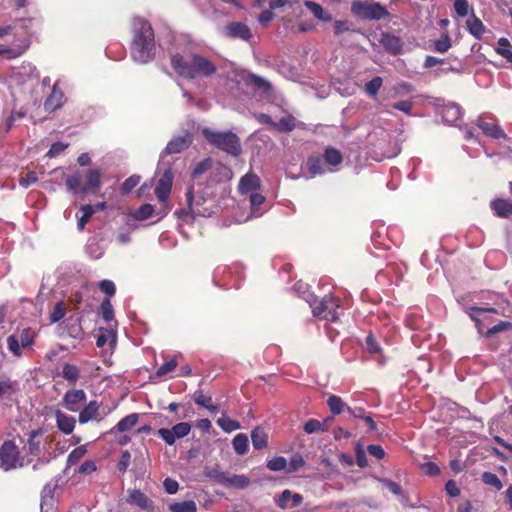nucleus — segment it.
<instances>
[{
	"mask_svg": "<svg viewBox=\"0 0 512 512\" xmlns=\"http://www.w3.org/2000/svg\"><path fill=\"white\" fill-rule=\"evenodd\" d=\"M482 481L484 482V484L492 486L496 490H501L503 487L500 478L495 473L492 472H484L482 474Z\"/></svg>",
	"mask_w": 512,
	"mask_h": 512,
	"instance_id": "nucleus-50",
	"label": "nucleus"
},
{
	"mask_svg": "<svg viewBox=\"0 0 512 512\" xmlns=\"http://www.w3.org/2000/svg\"><path fill=\"white\" fill-rule=\"evenodd\" d=\"M217 425L225 432L230 433L240 428V423L228 417H222L217 420Z\"/></svg>",
	"mask_w": 512,
	"mask_h": 512,
	"instance_id": "nucleus-48",
	"label": "nucleus"
},
{
	"mask_svg": "<svg viewBox=\"0 0 512 512\" xmlns=\"http://www.w3.org/2000/svg\"><path fill=\"white\" fill-rule=\"evenodd\" d=\"M212 165H213L212 158H210V157L204 158L203 160H201L194 166V168L191 172V177L193 179L199 178L201 175H203L208 170H210L212 168Z\"/></svg>",
	"mask_w": 512,
	"mask_h": 512,
	"instance_id": "nucleus-40",
	"label": "nucleus"
},
{
	"mask_svg": "<svg viewBox=\"0 0 512 512\" xmlns=\"http://www.w3.org/2000/svg\"><path fill=\"white\" fill-rule=\"evenodd\" d=\"M171 66L178 76L188 80L209 78L217 72V67L212 61L197 53L186 56L180 53L173 54Z\"/></svg>",
	"mask_w": 512,
	"mask_h": 512,
	"instance_id": "nucleus-2",
	"label": "nucleus"
},
{
	"mask_svg": "<svg viewBox=\"0 0 512 512\" xmlns=\"http://www.w3.org/2000/svg\"><path fill=\"white\" fill-rule=\"evenodd\" d=\"M327 405L334 415H338L342 413L345 409L347 410V405L344 403V401L341 399V397L336 395L329 396L327 400Z\"/></svg>",
	"mask_w": 512,
	"mask_h": 512,
	"instance_id": "nucleus-41",
	"label": "nucleus"
},
{
	"mask_svg": "<svg viewBox=\"0 0 512 512\" xmlns=\"http://www.w3.org/2000/svg\"><path fill=\"white\" fill-rule=\"evenodd\" d=\"M84 177L86 183L82 185V176L79 172L68 175L65 180L68 191L79 194L87 192L97 193L100 190L102 185V173L99 169L96 168L86 171Z\"/></svg>",
	"mask_w": 512,
	"mask_h": 512,
	"instance_id": "nucleus-4",
	"label": "nucleus"
},
{
	"mask_svg": "<svg viewBox=\"0 0 512 512\" xmlns=\"http://www.w3.org/2000/svg\"><path fill=\"white\" fill-rule=\"evenodd\" d=\"M305 6L307 9H309L313 15L321 20V21H325V22H329L332 20V16L331 14L327 13L324 11V9L322 8V6L314 1H305Z\"/></svg>",
	"mask_w": 512,
	"mask_h": 512,
	"instance_id": "nucleus-33",
	"label": "nucleus"
},
{
	"mask_svg": "<svg viewBox=\"0 0 512 512\" xmlns=\"http://www.w3.org/2000/svg\"><path fill=\"white\" fill-rule=\"evenodd\" d=\"M23 466L24 458L18 446L12 440H5L0 446V468L10 471Z\"/></svg>",
	"mask_w": 512,
	"mask_h": 512,
	"instance_id": "nucleus-7",
	"label": "nucleus"
},
{
	"mask_svg": "<svg viewBox=\"0 0 512 512\" xmlns=\"http://www.w3.org/2000/svg\"><path fill=\"white\" fill-rule=\"evenodd\" d=\"M205 139L218 149L237 157L241 153V145L236 134L228 131L203 130Z\"/></svg>",
	"mask_w": 512,
	"mask_h": 512,
	"instance_id": "nucleus-5",
	"label": "nucleus"
},
{
	"mask_svg": "<svg viewBox=\"0 0 512 512\" xmlns=\"http://www.w3.org/2000/svg\"><path fill=\"white\" fill-rule=\"evenodd\" d=\"M454 9L458 16L466 17L469 14L470 6L467 0H456L454 2Z\"/></svg>",
	"mask_w": 512,
	"mask_h": 512,
	"instance_id": "nucleus-63",
	"label": "nucleus"
},
{
	"mask_svg": "<svg viewBox=\"0 0 512 512\" xmlns=\"http://www.w3.org/2000/svg\"><path fill=\"white\" fill-rule=\"evenodd\" d=\"M130 54L133 61L147 64L155 58V34L151 24L142 18L133 22Z\"/></svg>",
	"mask_w": 512,
	"mask_h": 512,
	"instance_id": "nucleus-1",
	"label": "nucleus"
},
{
	"mask_svg": "<svg viewBox=\"0 0 512 512\" xmlns=\"http://www.w3.org/2000/svg\"><path fill=\"white\" fill-rule=\"evenodd\" d=\"M102 319L108 323L114 319V310L109 298H105L100 306Z\"/></svg>",
	"mask_w": 512,
	"mask_h": 512,
	"instance_id": "nucleus-47",
	"label": "nucleus"
},
{
	"mask_svg": "<svg viewBox=\"0 0 512 512\" xmlns=\"http://www.w3.org/2000/svg\"><path fill=\"white\" fill-rule=\"evenodd\" d=\"M261 187V181L258 175L255 173H246L240 178L238 184V191L240 194H249L259 190Z\"/></svg>",
	"mask_w": 512,
	"mask_h": 512,
	"instance_id": "nucleus-16",
	"label": "nucleus"
},
{
	"mask_svg": "<svg viewBox=\"0 0 512 512\" xmlns=\"http://www.w3.org/2000/svg\"><path fill=\"white\" fill-rule=\"evenodd\" d=\"M141 177L139 175H132L128 177L121 185V193L128 194L130 193L139 183Z\"/></svg>",
	"mask_w": 512,
	"mask_h": 512,
	"instance_id": "nucleus-52",
	"label": "nucleus"
},
{
	"mask_svg": "<svg viewBox=\"0 0 512 512\" xmlns=\"http://www.w3.org/2000/svg\"><path fill=\"white\" fill-rule=\"evenodd\" d=\"M380 43L383 48L392 55H397L402 50L401 39L391 33H383L381 35Z\"/></svg>",
	"mask_w": 512,
	"mask_h": 512,
	"instance_id": "nucleus-22",
	"label": "nucleus"
},
{
	"mask_svg": "<svg viewBox=\"0 0 512 512\" xmlns=\"http://www.w3.org/2000/svg\"><path fill=\"white\" fill-rule=\"evenodd\" d=\"M86 398L87 395L83 389L67 390L62 398L61 405L70 412H78Z\"/></svg>",
	"mask_w": 512,
	"mask_h": 512,
	"instance_id": "nucleus-12",
	"label": "nucleus"
},
{
	"mask_svg": "<svg viewBox=\"0 0 512 512\" xmlns=\"http://www.w3.org/2000/svg\"><path fill=\"white\" fill-rule=\"evenodd\" d=\"M226 36L233 39L248 41L252 38L250 28L242 22H230L225 27Z\"/></svg>",
	"mask_w": 512,
	"mask_h": 512,
	"instance_id": "nucleus-15",
	"label": "nucleus"
},
{
	"mask_svg": "<svg viewBox=\"0 0 512 512\" xmlns=\"http://www.w3.org/2000/svg\"><path fill=\"white\" fill-rule=\"evenodd\" d=\"M17 388L15 382L10 379L0 381V398L3 396H10L16 393Z\"/></svg>",
	"mask_w": 512,
	"mask_h": 512,
	"instance_id": "nucleus-54",
	"label": "nucleus"
},
{
	"mask_svg": "<svg viewBox=\"0 0 512 512\" xmlns=\"http://www.w3.org/2000/svg\"><path fill=\"white\" fill-rule=\"evenodd\" d=\"M61 375L70 384L75 385L80 377V369L76 365L65 363Z\"/></svg>",
	"mask_w": 512,
	"mask_h": 512,
	"instance_id": "nucleus-35",
	"label": "nucleus"
},
{
	"mask_svg": "<svg viewBox=\"0 0 512 512\" xmlns=\"http://www.w3.org/2000/svg\"><path fill=\"white\" fill-rule=\"evenodd\" d=\"M492 208L495 214L500 217H507L512 214V201L498 199L492 202Z\"/></svg>",
	"mask_w": 512,
	"mask_h": 512,
	"instance_id": "nucleus-32",
	"label": "nucleus"
},
{
	"mask_svg": "<svg viewBox=\"0 0 512 512\" xmlns=\"http://www.w3.org/2000/svg\"><path fill=\"white\" fill-rule=\"evenodd\" d=\"M7 347L14 356L20 357L22 355L21 343L16 335L8 336Z\"/></svg>",
	"mask_w": 512,
	"mask_h": 512,
	"instance_id": "nucleus-55",
	"label": "nucleus"
},
{
	"mask_svg": "<svg viewBox=\"0 0 512 512\" xmlns=\"http://www.w3.org/2000/svg\"><path fill=\"white\" fill-rule=\"evenodd\" d=\"M87 453L86 445H81L73 449L67 457V466L76 465Z\"/></svg>",
	"mask_w": 512,
	"mask_h": 512,
	"instance_id": "nucleus-43",
	"label": "nucleus"
},
{
	"mask_svg": "<svg viewBox=\"0 0 512 512\" xmlns=\"http://www.w3.org/2000/svg\"><path fill=\"white\" fill-rule=\"evenodd\" d=\"M323 430V423L317 419H309L304 424V431L307 434L316 433Z\"/></svg>",
	"mask_w": 512,
	"mask_h": 512,
	"instance_id": "nucleus-62",
	"label": "nucleus"
},
{
	"mask_svg": "<svg viewBox=\"0 0 512 512\" xmlns=\"http://www.w3.org/2000/svg\"><path fill=\"white\" fill-rule=\"evenodd\" d=\"M193 142V136L189 131L182 136L174 137L169 141L165 150L168 154L180 153L187 149Z\"/></svg>",
	"mask_w": 512,
	"mask_h": 512,
	"instance_id": "nucleus-17",
	"label": "nucleus"
},
{
	"mask_svg": "<svg viewBox=\"0 0 512 512\" xmlns=\"http://www.w3.org/2000/svg\"><path fill=\"white\" fill-rule=\"evenodd\" d=\"M42 429L32 430L28 438V452L30 455L38 456L41 452Z\"/></svg>",
	"mask_w": 512,
	"mask_h": 512,
	"instance_id": "nucleus-27",
	"label": "nucleus"
},
{
	"mask_svg": "<svg viewBox=\"0 0 512 512\" xmlns=\"http://www.w3.org/2000/svg\"><path fill=\"white\" fill-rule=\"evenodd\" d=\"M382 84L383 79L380 76H376L365 84L364 90L369 97L374 98L377 96Z\"/></svg>",
	"mask_w": 512,
	"mask_h": 512,
	"instance_id": "nucleus-45",
	"label": "nucleus"
},
{
	"mask_svg": "<svg viewBox=\"0 0 512 512\" xmlns=\"http://www.w3.org/2000/svg\"><path fill=\"white\" fill-rule=\"evenodd\" d=\"M495 51L512 64V46L507 38L498 39Z\"/></svg>",
	"mask_w": 512,
	"mask_h": 512,
	"instance_id": "nucleus-36",
	"label": "nucleus"
},
{
	"mask_svg": "<svg viewBox=\"0 0 512 512\" xmlns=\"http://www.w3.org/2000/svg\"><path fill=\"white\" fill-rule=\"evenodd\" d=\"M232 447L237 455H244L248 451V437L246 434L239 433L232 440Z\"/></svg>",
	"mask_w": 512,
	"mask_h": 512,
	"instance_id": "nucleus-37",
	"label": "nucleus"
},
{
	"mask_svg": "<svg viewBox=\"0 0 512 512\" xmlns=\"http://www.w3.org/2000/svg\"><path fill=\"white\" fill-rule=\"evenodd\" d=\"M437 114L440 116L441 124L454 128H461L463 124L464 110L456 103L441 105Z\"/></svg>",
	"mask_w": 512,
	"mask_h": 512,
	"instance_id": "nucleus-10",
	"label": "nucleus"
},
{
	"mask_svg": "<svg viewBox=\"0 0 512 512\" xmlns=\"http://www.w3.org/2000/svg\"><path fill=\"white\" fill-rule=\"evenodd\" d=\"M442 100L439 98L431 97L428 95H418V117L423 116L424 113L420 112V109H431L436 113L441 107Z\"/></svg>",
	"mask_w": 512,
	"mask_h": 512,
	"instance_id": "nucleus-26",
	"label": "nucleus"
},
{
	"mask_svg": "<svg viewBox=\"0 0 512 512\" xmlns=\"http://www.w3.org/2000/svg\"><path fill=\"white\" fill-rule=\"evenodd\" d=\"M291 496H292V491H290L289 489H285L284 491H282V493L279 495V497L275 500L276 505L282 510L289 509V504L291 503L290 502Z\"/></svg>",
	"mask_w": 512,
	"mask_h": 512,
	"instance_id": "nucleus-58",
	"label": "nucleus"
},
{
	"mask_svg": "<svg viewBox=\"0 0 512 512\" xmlns=\"http://www.w3.org/2000/svg\"><path fill=\"white\" fill-rule=\"evenodd\" d=\"M174 179V173L171 169L164 171L162 176L157 182L154 189L155 196L161 203H167L171 194L172 184Z\"/></svg>",
	"mask_w": 512,
	"mask_h": 512,
	"instance_id": "nucleus-13",
	"label": "nucleus"
},
{
	"mask_svg": "<svg viewBox=\"0 0 512 512\" xmlns=\"http://www.w3.org/2000/svg\"><path fill=\"white\" fill-rule=\"evenodd\" d=\"M56 424L58 429L64 434H71L75 428L76 420L74 417L63 413L60 410L55 412Z\"/></svg>",
	"mask_w": 512,
	"mask_h": 512,
	"instance_id": "nucleus-23",
	"label": "nucleus"
},
{
	"mask_svg": "<svg viewBox=\"0 0 512 512\" xmlns=\"http://www.w3.org/2000/svg\"><path fill=\"white\" fill-rule=\"evenodd\" d=\"M66 314V308L63 304V302H58L55 304L51 314H50V321L52 323H56V322H59L60 320H62L64 318Z\"/></svg>",
	"mask_w": 512,
	"mask_h": 512,
	"instance_id": "nucleus-56",
	"label": "nucleus"
},
{
	"mask_svg": "<svg viewBox=\"0 0 512 512\" xmlns=\"http://www.w3.org/2000/svg\"><path fill=\"white\" fill-rule=\"evenodd\" d=\"M247 83L254 86L256 89L263 91L264 93H268L271 91V84L264 78L256 75L250 74L247 78Z\"/></svg>",
	"mask_w": 512,
	"mask_h": 512,
	"instance_id": "nucleus-39",
	"label": "nucleus"
},
{
	"mask_svg": "<svg viewBox=\"0 0 512 512\" xmlns=\"http://www.w3.org/2000/svg\"><path fill=\"white\" fill-rule=\"evenodd\" d=\"M178 365V362L176 360V358H172L171 360L165 362L164 364H162L156 371L155 375L157 377H163L165 376L166 374L174 371L176 369Z\"/></svg>",
	"mask_w": 512,
	"mask_h": 512,
	"instance_id": "nucleus-57",
	"label": "nucleus"
},
{
	"mask_svg": "<svg viewBox=\"0 0 512 512\" xmlns=\"http://www.w3.org/2000/svg\"><path fill=\"white\" fill-rule=\"evenodd\" d=\"M309 304L313 316L331 322H337L339 320L338 310L341 307V300L338 297L332 295H326L321 299L314 297L309 300Z\"/></svg>",
	"mask_w": 512,
	"mask_h": 512,
	"instance_id": "nucleus-6",
	"label": "nucleus"
},
{
	"mask_svg": "<svg viewBox=\"0 0 512 512\" xmlns=\"http://www.w3.org/2000/svg\"><path fill=\"white\" fill-rule=\"evenodd\" d=\"M251 441L254 449L261 450L268 446V433L260 426L251 431Z\"/></svg>",
	"mask_w": 512,
	"mask_h": 512,
	"instance_id": "nucleus-24",
	"label": "nucleus"
},
{
	"mask_svg": "<svg viewBox=\"0 0 512 512\" xmlns=\"http://www.w3.org/2000/svg\"><path fill=\"white\" fill-rule=\"evenodd\" d=\"M99 289L109 297H112L116 292V287L113 281L105 279L99 282Z\"/></svg>",
	"mask_w": 512,
	"mask_h": 512,
	"instance_id": "nucleus-64",
	"label": "nucleus"
},
{
	"mask_svg": "<svg viewBox=\"0 0 512 512\" xmlns=\"http://www.w3.org/2000/svg\"><path fill=\"white\" fill-rule=\"evenodd\" d=\"M307 165L309 172L313 175L324 173V169L322 167V160L318 156H311L307 160Z\"/></svg>",
	"mask_w": 512,
	"mask_h": 512,
	"instance_id": "nucleus-51",
	"label": "nucleus"
},
{
	"mask_svg": "<svg viewBox=\"0 0 512 512\" xmlns=\"http://www.w3.org/2000/svg\"><path fill=\"white\" fill-rule=\"evenodd\" d=\"M100 404L96 400L90 401L82 409L79 410L78 421L80 424H86L91 420H100L99 416Z\"/></svg>",
	"mask_w": 512,
	"mask_h": 512,
	"instance_id": "nucleus-19",
	"label": "nucleus"
},
{
	"mask_svg": "<svg viewBox=\"0 0 512 512\" xmlns=\"http://www.w3.org/2000/svg\"><path fill=\"white\" fill-rule=\"evenodd\" d=\"M366 349L371 354H381L382 349L374 335L369 333L366 337Z\"/></svg>",
	"mask_w": 512,
	"mask_h": 512,
	"instance_id": "nucleus-59",
	"label": "nucleus"
},
{
	"mask_svg": "<svg viewBox=\"0 0 512 512\" xmlns=\"http://www.w3.org/2000/svg\"><path fill=\"white\" fill-rule=\"evenodd\" d=\"M257 120L260 124L270 125L272 128H296L298 125L296 118L291 115L283 116L278 124L272 121L270 115L264 113L259 114Z\"/></svg>",
	"mask_w": 512,
	"mask_h": 512,
	"instance_id": "nucleus-18",
	"label": "nucleus"
},
{
	"mask_svg": "<svg viewBox=\"0 0 512 512\" xmlns=\"http://www.w3.org/2000/svg\"><path fill=\"white\" fill-rule=\"evenodd\" d=\"M363 150L369 158L379 162L397 156L401 149L396 139L386 130H381L380 132L371 131L367 134Z\"/></svg>",
	"mask_w": 512,
	"mask_h": 512,
	"instance_id": "nucleus-3",
	"label": "nucleus"
},
{
	"mask_svg": "<svg viewBox=\"0 0 512 512\" xmlns=\"http://www.w3.org/2000/svg\"><path fill=\"white\" fill-rule=\"evenodd\" d=\"M351 12L363 20H380L389 15L388 10L381 4L361 0L352 2Z\"/></svg>",
	"mask_w": 512,
	"mask_h": 512,
	"instance_id": "nucleus-8",
	"label": "nucleus"
},
{
	"mask_svg": "<svg viewBox=\"0 0 512 512\" xmlns=\"http://www.w3.org/2000/svg\"><path fill=\"white\" fill-rule=\"evenodd\" d=\"M250 478L246 475H237L228 473L225 486L237 489H245L250 485Z\"/></svg>",
	"mask_w": 512,
	"mask_h": 512,
	"instance_id": "nucleus-30",
	"label": "nucleus"
},
{
	"mask_svg": "<svg viewBox=\"0 0 512 512\" xmlns=\"http://www.w3.org/2000/svg\"><path fill=\"white\" fill-rule=\"evenodd\" d=\"M466 27L469 33L477 39H480L485 33V26L474 13H472L471 16L467 19Z\"/></svg>",
	"mask_w": 512,
	"mask_h": 512,
	"instance_id": "nucleus-28",
	"label": "nucleus"
},
{
	"mask_svg": "<svg viewBox=\"0 0 512 512\" xmlns=\"http://www.w3.org/2000/svg\"><path fill=\"white\" fill-rule=\"evenodd\" d=\"M35 336H36V333L32 328H30V327L24 328L21 331L19 338H18L21 343V347L22 348L31 347L34 343Z\"/></svg>",
	"mask_w": 512,
	"mask_h": 512,
	"instance_id": "nucleus-46",
	"label": "nucleus"
},
{
	"mask_svg": "<svg viewBox=\"0 0 512 512\" xmlns=\"http://www.w3.org/2000/svg\"><path fill=\"white\" fill-rule=\"evenodd\" d=\"M131 454L128 450L122 451L120 459L117 464V469L120 473H125L130 465Z\"/></svg>",
	"mask_w": 512,
	"mask_h": 512,
	"instance_id": "nucleus-61",
	"label": "nucleus"
},
{
	"mask_svg": "<svg viewBox=\"0 0 512 512\" xmlns=\"http://www.w3.org/2000/svg\"><path fill=\"white\" fill-rule=\"evenodd\" d=\"M287 460L283 456H277L267 461L266 467L270 471H282L287 467Z\"/></svg>",
	"mask_w": 512,
	"mask_h": 512,
	"instance_id": "nucleus-49",
	"label": "nucleus"
},
{
	"mask_svg": "<svg viewBox=\"0 0 512 512\" xmlns=\"http://www.w3.org/2000/svg\"><path fill=\"white\" fill-rule=\"evenodd\" d=\"M492 313H497L494 308H483V307H471L469 315L471 319L476 323L479 332H482V327L485 325L488 317Z\"/></svg>",
	"mask_w": 512,
	"mask_h": 512,
	"instance_id": "nucleus-21",
	"label": "nucleus"
},
{
	"mask_svg": "<svg viewBox=\"0 0 512 512\" xmlns=\"http://www.w3.org/2000/svg\"><path fill=\"white\" fill-rule=\"evenodd\" d=\"M323 159L327 165L332 167H338L343 162L342 153L338 149L331 146L325 148Z\"/></svg>",
	"mask_w": 512,
	"mask_h": 512,
	"instance_id": "nucleus-29",
	"label": "nucleus"
},
{
	"mask_svg": "<svg viewBox=\"0 0 512 512\" xmlns=\"http://www.w3.org/2000/svg\"><path fill=\"white\" fill-rule=\"evenodd\" d=\"M434 50L439 53H444L451 47V39L448 34H443L438 40L434 41Z\"/></svg>",
	"mask_w": 512,
	"mask_h": 512,
	"instance_id": "nucleus-53",
	"label": "nucleus"
},
{
	"mask_svg": "<svg viewBox=\"0 0 512 512\" xmlns=\"http://www.w3.org/2000/svg\"><path fill=\"white\" fill-rule=\"evenodd\" d=\"M473 125L476 128H500L498 120L494 117V115L490 113H485L477 117V119L473 122Z\"/></svg>",
	"mask_w": 512,
	"mask_h": 512,
	"instance_id": "nucleus-31",
	"label": "nucleus"
},
{
	"mask_svg": "<svg viewBox=\"0 0 512 512\" xmlns=\"http://www.w3.org/2000/svg\"><path fill=\"white\" fill-rule=\"evenodd\" d=\"M205 475L217 482L218 484H221L225 486L227 481L228 472H224L220 470L218 466L210 467L205 469Z\"/></svg>",
	"mask_w": 512,
	"mask_h": 512,
	"instance_id": "nucleus-38",
	"label": "nucleus"
},
{
	"mask_svg": "<svg viewBox=\"0 0 512 512\" xmlns=\"http://www.w3.org/2000/svg\"><path fill=\"white\" fill-rule=\"evenodd\" d=\"M64 98V93L59 89L58 83H55L50 95L44 102L45 110L52 112L60 108L64 103Z\"/></svg>",
	"mask_w": 512,
	"mask_h": 512,
	"instance_id": "nucleus-20",
	"label": "nucleus"
},
{
	"mask_svg": "<svg viewBox=\"0 0 512 512\" xmlns=\"http://www.w3.org/2000/svg\"><path fill=\"white\" fill-rule=\"evenodd\" d=\"M139 419V415L137 413H132L124 418H122L111 430L110 434H114L116 432H126L129 431L132 427H134Z\"/></svg>",
	"mask_w": 512,
	"mask_h": 512,
	"instance_id": "nucleus-25",
	"label": "nucleus"
},
{
	"mask_svg": "<svg viewBox=\"0 0 512 512\" xmlns=\"http://www.w3.org/2000/svg\"><path fill=\"white\" fill-rule=\"evenodd\" d=\"M126 502L142 510L152 511L154 509V502L139 489L128 490Z\"/></svg>",
	"mask_w": 512,
	"mask_h": 512,
	"instance_id": "nucleus-14",
	"label": "nucleus"
},
{
	"mask_svg": "<svg viewBox=\"0 0 512 512\" xmlns=\"http://www.w3.org/2000/svg\"><path fill=\"white\" fill-rule=\"evenodd\" d=\"M154 213V207L151 204H143L132 213V217L138 221H144L150 218Z\"/></svg>",
	"mask_w": 512,
	"mask_h": 512,
	"instance_id": "nucleus-42",
	"label": "nucleus"
},
{
	"mask_svg": "<svg viewBox=\"0 0 512 512\" xmlns=\"http://www.w3.org/2000/svg\"><path fill=\"white\" fill-rule=\"evenodd\" d=\"M83 212L82 216L79 218L77 226L80 231L85 228V225L90 221L91 217L95 213L94 207L91 204H85L80 207Z\"/></svg>",
	"mask_w": 512,
	"mask_h": 512,
	"instance_id": "nucleus-44",
	"label": "nucleus"
},
{
	"mask_svg": "<svg viewBox=\"0 0 512 512\" xmlns=\"http://www.w3.org/2000/svg\"><path fill=\"white\" fill-rule=\"evenodd\" d=\"M186 207L178 209L174 215L183 223L192 224L196 216L208 217L212 211L209 208H194V187L189 186L185 193Z\"/></svg>",
	"mask_w": 512,
	"mask_h": 512,
	"instance_id": "nucleus-9",
	"label": "nucleus"
},
{
	"mask_svg": "<svg viewBox=\"0 0 512 512\" xmlns=\"http://www.w3.org/2000/svg\"><path fill=\"white\" fill-rule=\"evenodd\" d=\"M170 512H197V505L193 500L174 502L168 505Z\"/></svg>",
	"mask_w": 512,
	"mask_h": 512,
	"instance_id": "nucleus-34",
	"label": "nucleus"
},
{
	"mask_svg": "<svg viewBox=\"0 0 512 512\" xmlns=\"http://www.w3.org/2000/svg\"><path fill=\"white\" fill-rule=\"evenodd\" d=\"M190 431L191 425L188 422H180L174 425L171 429L160 428L157 431V434L167 445H173L177 439L187 436Z\"/></svg>",
	"mask_w": 512,
	"mask_h": 512,
	"instance_id": "nucleus-11",
	"label": "nucleus"
},
{
	"mask_svg": "<svg viewBox=\"0 0 512 512\" xmlns=\"http://www.w3.org/2000/svg\"><path fill=\"white\" fill-rule=\"evenodd\" d=\"M305 464L304 458L300 454H295L290 458L287 468L288 473H292L303 467Z\"/></svg>",
	"mask_w": 512,
	"mask_h": 512,
	"instance_id": "nucleus-60",
	"label": "nucleus"
}]
</instances>
